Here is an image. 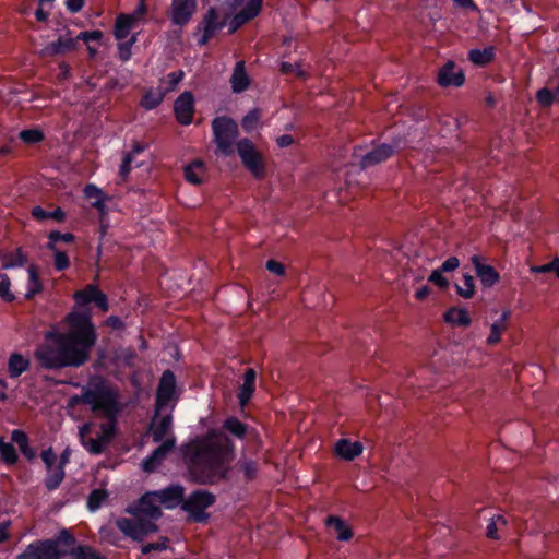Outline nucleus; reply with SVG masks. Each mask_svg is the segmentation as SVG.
<instances>
[{
    "mask_svg": "<svg viewBox=\"0 0 559 559\" xmlns=\"http://www.w3.org/2000/svg\"><path fill=\"white\" fill-rule=\"evenodd\" d=\"M66 322L68 332H48L45 343L35 350V358L45 369L76 368L90 359L97 341L91 311H72Z\"/></svg>",
    "mask_w": 559,
    "mask_h": 559,
    "instance_id": "nucleus-1",
    "label": "nucleus"
},
{
    "mask_svg": "<svg viewBox=\"0 0 559 559\" xmlns=\"http://www.w3.org/2000/svg\"><path fill=\"white\" fill-rule=\"evenodd\" d=\"M193 477L202 484H214L226 477L235 457V444L219 430H210L182 449Z\"/></svg>",
    "mask_w": 559,
    "mask_h": 559,
    "instance_id": "nucleus-2",
    "label": "nucleus"
},
{
    "mask_svg": "<svg viewBox=\"0 0 559 559\" xmlns=\"http://www.w3.org/2000/svg\"><path fill=\"white\" fill-rule=\"evenodd\" d=\"M185 489L180 485L144 493L136 502L129 504L126 512L133 516L118 518L117 528L128 538L142 542L148 535L156 533V521L162 516V507L174 509L183 503Z\"/></svg>",
    "mask_w": 559,
    "mask_h": 559,
    "instance_id": "nucleus-3",
    "label": "nucleus"
},
{
    "mask_svg": "<svg viewBox=\"0 0 559 559\" xmlns=\"http://www.w3.org/2000/svg\"><path fill=\"white\" fill-rule=\"evenodd\" d=\"M75 400L90 406L94 413H102L108 420H117L122 411L119 390L102 377L92 378Z\"/></svg>",
    "mask_w": 559,
    "mask_h": 559,
    "instance_id": "nucleus-4",
    "label": "nucleus"
},
{
    "mask_svg": "<svg viewBox=\"0 0 559 559\" xmlns=\"http://www.w3.org/2000/svg\"><path fill=\"white\" fill-rule=\"evenodd\" d=\"M76 539L70 530H61L55 537L29 544L16 559H61L72 552Z\"/></svg>",
    "mask_w": 559,
    "mask_h": 559,
    "instance_id": "nucleus-5",
    "label": "nucleus"
},
{
    "mask_svg": "<svg viewBox=\"0 0 559 559\" xmlns=\"http://www.w3.org/2000/svg\"><path fill=\"white\" fill-rule=\"evenodd\" d=\"M117 420H108L100 425L86 423L79 428V437L84 449L93 454H102L116 435Z\"/></svg>",
    "mask_w": 559,
    "mask_h": 559,
    "instance_id": "nucleus-6",
    "label": "nucleus"
},
{
    "mask_svg": "<svg viewBox=\"0 0 559 559\" xmlns=\"http://www.w3.org/2000/svg\"><path fill=\"white\" fill-rule=\"evenodd\" d=\"M212 129L218 152L224 156L233 155L239 134L238 124L233 119L222 116L212 121Z\"/></svg>",
    "mask_w": 559,
    "mask_h": 559,
    "instance_id": "nucleus-7",
    "label": "nucleus"
},
{
    "mask_svg": "<svg viewBox=\"0 0 559 559\" xmlns=\"http://www.w3.org/2000/svg\"><path fill=\"white\" fill-rule=\"evenodd\" d=\"M215 502V496L206 490H195L181 504L195 522H204L209 514L204 511Z\"/></svg>",
    "mask_w": 559,
    "mask_h": 559,
    "instance_id": "nucleus-8",
    "label": "nucleus"
},
{
    "mask_svg": "<svg viewBox=\"0 0 559 559\" xmlns=\"http://www.w3.org/2000/svg\"><path fill=\"white\" fill-rule=\"evenodd\" d=\"M147 13V7L145 0H140V3L133 12L126 14L121 13L116 17L114 35L117 40L127 38L132 28H134L140 22L145 20Z\"/></svg>",
    "mask_w": 559,
    "mask_h": 559,
    "instance_id": "nucleus-9",
    "label": "nucleus"
},
{
    "mask_svg": "<svg viewBox=\"0 0 559 559\" xmlns=\"http://www.w3.org/2000/svg\"><path fill=\"white\" fill-rule=\"evenodd\" d=\"M236 146L243 166L254 177L261 178L264 175L263 158L253 143L248 139H242L237 142Z\"/></svg>",
    "mask_w": 559,
    "mask_h": 559,
    "instance_id": "nucleus-10",
    "label": "nucleus"
},
{
    "mask_svg": "<svg viewBox=\"0 0 559 559\" xmlns=\"http://www.w3.org/2000/svg\"><path fill=\"white\" fill-rule=\"evenodd\" d=\"M40 457L45 464L47 475L45 477V487L49 490H56L64 479L66 473L58 464L57 456L51 447L45 449L40 453Z\"/></svg>",
    "mask_w": 559,
    "mask_h": 559,
    "instance_id": "nucleus-11",
    "label": "nucleus"
},
{
    "mask_svg": "<svg viewBox=\"0 0 559 559\" xmlns=\"http://www.w3.org/2000/svg\"><path fill=\"white\" fill-rule=\"evenodd\" d=\"M176 379L170 370H165L160 377L157 392H156V414L164 412L166 408H170V404L175 396Z\"/></svg>",
    "mask_w": 559,
    "mask_h": 559,
    "instance_id": "nucleus-12",
    "label": "nucleus"
},
{
    "mask_svg": "<svg viewBox=\"0 0 559 559\" xmlns=\"http://www.w3.org/2000/svg\"><path fill=\"white\" fill-rule=\"evenodd\" d=\"M197 0H171L168 14L173 25H187L197 12Z\"/></svg>",
    "mask_w": 559,
    "mask_h": 559,
    "instance_id": "nucleus-13",
    "label": "nucleus"
},
{
    "mask_svg": "<svg viewBox=\"0 0 559 559\" xmlns=\"http://www.w3.org/2000/svg\"><path fill=\"white\" fill-rule=\"evenodd\" d=\"M464 81L463 70L452 60H449L439 69L437 82L442 87H460L464 84Z\"/></svg>",
    "mask_w": 559,
    "mask_h": 559,
    "instance_id": "nucleus-14",
    "label": "nucleus"
},
{
    "mask_svg": "<svg viewBox=\"0 0 559 559\" xmlns=\"http://www.w3.org/2000/svg\"><path fill=\"white\" fill-rule=\"evenodd\" d=\"M174 112L177 121L182 126L192 122L194 116V97L191 92H183L174 103Z\"/></svg>",
    "mask_w": 559,
    "mask_h": 559,
    "instance_id": "nucleus-15",
    "label": "nucleus"
},
{
    "mask_svg": "<svg viewBox=\"0 0 559 559\" xmlns=\"http://www.w3.org/2000/svg\"><path fill=\"white\" fill-rule=\"evenodd\" d=\"M223 27L215 8H210L200 22L198 29L202 33L198 39L200 46L205 45Z\"/></svg>",
    "mask_w": 559,
    "mask_h": 559,
    "instance_id": "nucleus-16",
    "label": "nucleus"
},
{
    "mask_svg": "<svg viewBox=\"0 0 559 559\" xmlns=\"http://www.w3.org/2000/svg\"><path fill=\"white\" fill-rule=\"evenodd\" d=\"M173 408L174 405L171 404L167 413L163 414L162 412L159 414H154V417L150 426V432L154 442H163L166 438L173 437L171 435H169L173 424Z\"/></svg>",
    "mask_w": 559,
    "mask_h": 559,
    "instance_id": "nucleus-17",
    "label": "nucleus"
},
{
    "mask_svg": "<svg viewBox=\"0 0 559 559\" xmlns=\"http://www.w3.org/2000/svg\"><path fill=\"white\" fill-rule=\"evenodd\" d=\"M73 297L79 306L94 301L104 312L108 311L107 296L96 285H86L83 289L75 292Z\"/></svg>",
    "mask_w": 559,
    "mask_h": 559,
    "instance_id": "nucleus-18",
    "label": "nucleus"
},
{
    "mask_svg": "<svg viewBox=\"0 0 559 559\" xmlns=\"http://www.w3.org/2000/svg\"><path fill=\"white\" fill-rule=\"evenodd\" d=\"M175 437L166 438L159 447H157L151 455L144 459L142 467L145 472H153L175 448Z\"/></svg>",
    "mask_w": 559,
    "mask_h": 559,
    "instance_id": "nucleus-19",
    "label": "nucleus"
},
{
    "mask_svg": "<svg viewBox=\"0 0 559 559\" xmlns=\"http://www.w3.org/2000/svg\"><path fill=\"white\" fill-rule=\"evenodd\" d=\"M263 0H248L245 8L236 13L230 21V32H235L248 21L258 16L262 10Z\"/></svg>",
    "mask_w": 559,
    "mask_h": 559,
    "instance_id": "nucleus-20",
    "label": "nucleus"
},
{
    "mask_svg": "<svg viewBox=\"0 0 559 559\" xmlns=\"http://www.w3.org/2000/svg\"><path fill=\"white\" fill-rule=\"evenodd\" d=\"M510 311L503 310L500 317L489 325V334L486 338V345L491 347L499 344L502 335L509 326Z\"/></svg>",
    "mask_w": 559,
    "mask_h": 559,
    "instance_id": "nucleus-21",
    "label": "nucleus"
},
{
    "mask_svg": "<svg viewBox=\"0 0 559 559\" xmlns=\"http://www.w3.org/2000/svg\"><path fill=\"white\" fill-rule=\"evenodd\" d=\"M364 451V445L360 441H350L349 439H340L335 443L336 455L344 461H354Z\"/></svg>",
    "mask_w": 559,
    "mask_h": 559,
    "instance_id": "nucleus-22",
    "label": "nucleus"
},
{
    "mask_svg": "<svg viewBox=\"0 0 559 559\" xmlns=\"http://www.w3.org/2000/svg\"><path fill=\"white\" fill-rule=\"evenodd\" d=\"M394 152V147L389 144H381L369 151L361 157V167L367 168L386 160Z\"/></svg>",
    "mask_w": 559,
    "mask_h": 559,
    "instance_id": "nucleus-23",
    "label": "nucleus"
},
{
    "mask_svg": "<svg viewBox=\"0 0 559 559\" xmlns=\"http://www.w3.org/2000/svg\"><path fill=\"white\" fill-rule=\"evenodd\" d=\"M472 263L483 285L492 286L499 282V273L491 265L484 264L479 255H473Z\"/></svg>",
    "mask_w": 559,
    "mask_h": 559,
    "instance_id": "nucleus-24",
    "label": "nucleus"
},
{
    "mask_svg": "<svg viewBox=\"0 0 559 559\" xmlns=\"http://www.w3.org/2000/svg\"><path fill=\"white\" fill-rule=\"evenodd\" d=\"M229 81L234 93H242L249 87L250 78L247 74L243 60H239L236 63Z\"/></svg>",
    "mask_w": 559,
    "mask_h": 559,
    "instance_id": "nucleus-25",
    "label": "nucleus"
},
{
    "mask_svg": "<svg viewBox=\"0 0 559 559\" xmlns=\"http://www.w3.org/2000/svg\"><path fill=\"white\" fill-rule=\"evenodd\" d=\"M76 40V38L71 36H60L56 41L48 44L44 48L43 53L46 56H56L73 50L75 48Z\"/></svg>",
    "mask_w": 559,
    "mask_h": 559,
    "instance_id": "nucleus-26",
    "label": "nucleus"
},
{
    "mask_svg": "<svg viewBox=\"0 0 559 559\" xmlns=\"http://www.w3.org/2000/svg\"><path fill=\"white\" fill-rule=\"evenodd\" d=\"M257 373L252 368L246 370L243 374V383L238 393L239 403L245 406L253 395L255 389Z\"/></svg>",
    "mask_w": 559,
    "mask_h": 559,
    "instance_id": "nucleus-27",
    "label": "nucleus"
},
{
    "mask_svg": "<svg viewBox=\"0 0 559 559\" xmlns=\"http://www.w3.org/2000/svg\"><path fill=\"white\" fill-rule=\"evenodd\" d=\"M325 524L334 531L336 538L341 542H348L353 537L352 527L338 516H329Z\"/></svg>",
    "mask_w": 559,
    "mask_h": 559,
    "instance_id": "nucleus-28",
    "label": "nucleus"
},
{
    "mask_svg": "<svg viewBox=\"0 0 559 559\" xmlns=\"http://www.w3.org/2000/svg\"><path fill=\"white\" fill-rule=\"evenodd\" d=\"M496 57V48L493 46H487L481 49H471L468 51V60L477 66L485 67L493 61Z\"/></svg>",
    "mask_w": 559,
    "mask_h": 559,
    "instance_id": "nucleus-29",
    "label": "nucleus"
},
{
    "mask_svg": "<svg viewBox=\"0 0 559 559\" xmlns=\"http://www.w3.org/2000/svg\"><path fill=\"white\" fill-rule=\"evenodd\" d=\"M29 367V360L21 354L13 353L8 360V372L11 378H17Z\"/></svg>",
    "mask_w": 559,
    "mask_h": 559,
    "instance_id": "nucleus-30",
    "label": "nucleus"
},
{
    "mask_svg": "<svg viewBox=\"0 0 559 559\" xmlns=\"http://www.w3.org/2000/svg\"><path fill=\"white\" fill-rule=\"evenodd\" d=\"M222 428L239 440H242L248 432V426L235 416L227 417Z\"/></svg>",
    "mask_w": 559,
    "mask_h": 559,
    "instance_id": "nucleus-31",
    "label": "nucleus"
},
{
    "mask_svg": "<svg viewBox=\"0 0 559 559\" xmlns=\"http://www.w3.org/2000/svg\"><path fill=\"white\" fill-rule=\"evenodd\" d=\"M444 321L455 326H468L471 324V318L466 309L463 308H451L444 316Z\"/></svg>",
    "mask_w": 559,
    "mask_h": 559,
    "instance_id": "nucleus-32",
    "label": "nucleus"
},
{
    "mask_svg": "<svg viewBox=\"0 0 559 559\" xmlns=\"http://www.w3.org/2000/svg\"><path fill=\"white\" fill-rule=\"evenodd\" d=\"M205 177V168L201 160H194L185 167V178L188 182L200 185Z\"/></svg>",
    "mask_w": 559,
    "mask_h": 559,
    "instance_id": "nucleus-33",
    "label": "nucleus"
},
{
    "mask_svg": "<svg viewBox=\"0 0 559 559\" xmlns=\"http://www.w3.org/2000/svg\"><path fill=\"white\" fill-rule=\"evenodd\" d=\"M32 216L37 221L53 219L56 222H63L66 213L61 207H56L53 211H46L40 206H34L31 211Z\"/></svg>",
    "mask_w": 559,
    "mask_h": 559,
    "instance_id": "nucleus-34",
    "label": "nucleus"
},
{
    "mask_svg": "<svg viewBox=\"0 0 559 559\" xmlns=\"http://www.w3.org/2000/svg\"><path fill=\"white\" fill-rule=\"evenodd\" d=\"M559 96V85L554 90L543 87L536 93V100L542 107H550Z\"/></svg>",
    "mask_w": 559,
    "mask_h": 559,
    "instance_id": "nucleus-35",
    "label": "nucleus"
},
{
    "mask_svg": "<svg viewBox=\"0 0 559 559\" xmlns=\"http://www.w3.org/2000/svg\"><path fill=\"white\" fill-rule=\"evenodd\" d=\"M27 262L26 255L23 253L21 248H17L13 254L5 255L2 260V269H13L23 266Z\"/></svg>",
    "mask_w": 559,
    "mask_h": 559,
    "instance_id": "nucleus-36",
    "label": "nucleus"
},
{
    "mask_svg": "<svg viewBox=\"0 0 559 559\" xmlns=\"http://www.w3.org/2000/svg\"><path fill=\"white\" fill-rule=\"evenodd\" d=\"M165 92L160 88L157 91H148L142 98L141 105L147 110L156 108L164 99Z\"/></svg>",
    "mask_w": 559,
    "mask_h": 559,
    "instance_id": "nucleus-37",
    "label": "nucleus"
},
{
    "mask_svg": "<svg viewBox=\"0 0 559 559\" xmlns=\"http://www.w3.org/2000/svg\"><path fill=\"white\" fill-rule=\"evenodd\" d=\"M456 293L465 298H472L475 294V281L469 274H464L461 284H456Z\"/></svg>",
    "mask_w": 559,
    "mask_h": 559,
    "instance_id": "nucleus-38",
    "label": "nucleus"
},
{
    "mask_svg": "<svg viewBox=\"0 0 559 559\" xmlns=\"http://www.w3.org/2000/svg\"><path fill=\"white\" fill-rule=\"evenodd\" d=\"M507 525V520L503 515H493L487 524L486 535L488 538L498 539V531Z\"/></svg>",
    "mask_w": 559,
    "mask_h": 559,
    "instance_id": "nucleus-39",
    "label": "nucleus"
},
{
    "mask_svg": "<svg viewBox=\"0 0 559 559\" xmlns=\"http://www.w3.org/2000/svg\"><path fill=\"white\" fill-rule=\"evenodd\" d=\"M27 272H28V283H27V290L25 293V297L32 298L34 295L41 292L43 285L37 276L36 270L33 266L28 267Z\"/></svg>",
    "mask_w": 559,
    "mask_h": 559,
    "instance_id": "nucleus-40",
    "label": "nucleus"
},
{
    "mask_svg": "<svg viewBox=\"0 0 559 559\" xmlns=\"http://www.w3.org/2000/svg\"><path fill=\"white\" fill-rule=\"evenodd\" d=\"M238 467L242 472L246 480H252L258 474V463L250 459H240Z\"/></svg>",
    "mask_w": 559,
    "mask_h": 559,
    "instance_id": "nucleus-41",
    "label": "nucleus"
},
{
    "mask_svg": "<svg viewBox=\"0 0 559 559\" xmlns=\"http://www.w3.org/2000/svg\"><path fill=\"white\" fill-rule=\"evenodd\" d=\"M108 493L104 489L93 490L87 498V507L91 511H96L107 500Z\"/></svg>",
    "mask_w": 559,
    "mask_h": 559,
    "instance_id": "nucleus-42",
    "label": "nucleus"
},
{
    "mask_svg": "<svg viewBox=\"0 0 559 559\" xmlns=\"http://www.w3.org/2000/svg\"><path fill=\"white\" fill-rule=\"evenodd\" d=\"M261 120V111L257 108L250 110L242 119L241 126L247 132L255 130Z\"/></svg>",
    "mask_w": 559,
    "mask_h": 559,
    "instance_id": "nucleus-43",
    "label": "nucleus"
},
{
    "mask_svg": "<svg viewBox=\"0 0 559 559\" xmlns=\"http://www.w3.org/2000/svg\"><path fill=\"white\" fill-rule=\"evenodd\" d=\"M118 519H116L115 522ZM115 527H117L116 524L111 525L110 523H108L100 527L99 535H100L102 539L105 540L106 543H108L112 546H118L119 542H120V537L117 534V532L115 531Z\"/></svg>",
    "mask_w": 559,
    "mask_h": 559,
    "instance_id": "nucleus-44",
    "label": "nucleus"
},
{
    "mask_svg": "<svg viewBox=\"0 0 559 559\" xmlns=\"http://www.w3.org/2000/svg\"><path fill=\"white\" fill-rule=\"evenodd\" d=\"M48 239H49V241H48V243L46 246L47 249L48 250H55V249H58L57 246H56L57 242L63 241V242L70 243V242L74 241L75 237L71 233L62 234V233H60L58 230H53V231H51L49 234Z\"/></svg>",
    "mask_w": 559,
    "mask_h": 559,
    "instance_id": "nucleus-45",
    "label": "nucleus"
},
{
    "mask_svg": "<svg viewBox=\"0 0 559 559\" xmlns=\"http://www.w3.org/2000/svg\"><path fill=\"white\" fill-rule=\"evenodd\" d=\"M0 455L2 460L8 464H14L17 461V454L14 447L4 441V438L0 437Z\"/></svg>",
    "mask_w": 559,
    "mask_h": 559,
    "instance_id": "nucleus-46",
    "label": "nucleus"
},
{
    "mask_svg": "<svg viewBox=\"0 0 559 559\" xmlns=\"http://www.w3.org/2000/svg\"><path fill=\"white\" fill-rule=\"evenodd\" d=\"M20 139L27 144H35L44 139V134L38 129H27L20 132Z\"/></svg>",
    "mask_w": 559,
    "mask_h": 559,
    "instance_id": "nucleus-47",
    "label": "nucleus"
},
{
    "mask_svg": "<svg viewBox=\"0 0 559 559\" xmlns=\"http://www.w3.org/2000/svg\"><path fill=\"white\" fill-rule=\"evenodd\" d=\"M71 554L74 556V559H104L91 547L80 546L76 549L74 547Z\"/></svg>",
    "mask_w": 559,
    "mask_h": 559,
    "instance_id": "nucleus-48",
    "label": "nucleus"
},
{
    "mask_svg": "<svg viewBox=\"0 0 559 559\" xmlns=\"http://www.w3.org/2000/svg\"><path fill=\"white\" fill-rule=\"evenodd\" d=\"M50 251L53 252V265L57 271H63L70 266V259L66 252L58 249Z\"/></svg>",
    "mask_w": 559,
    "mask_h": 559,
    "instance_id": "nucleus-49",
    "label": "nucleus"
},
{
    "mask_svg": "<svg viewBox=\"0 0 559 559\" xmlns=\"http://www.w3.org/2000/svg\"><path fill=\"white\" fill-rule=\"evenodd\" d=\"M532 273H548L555 272L559 278V258H555L551 262L544 265H536L531 267Z\"/></svg>",
    "mask_w": 559,
    "mask_h": 559,
    "instance_id": "nucleus-50",
    "label": "nucleus"
},
{
    "mask_svg": "<svg viewBox=\"0 0 559 559\" xmlns=\"http://www.w3.org/2000/svg\"><path fill=\"white\" fill-rule=\"evenodd\" d=\"M136 41V35H132L131 38L126 43L118 45V55L122 61H128L131 57V48Z\"/></svg>",
    "mask_w": 559,
    "mask_h": 559,
    "instance_id": "nucleus-51",
    "label": "nucleus"
},
{
    "mask_svg": "<svg viewBox=\"0 0 559 559\" xmlns=\"http://www.w3.org/2000/svg\"><path fill=\"white\" fill-rule=\"evenodd\" d=\"M10 278L7 274H0V298L5 301H12L14 295L10 292Z\"/></svg>",
    "mask_w": 559,
    "mask_h": 559,
    "instance_id": "nucleus-52",
    "label": "nucleus"
},
{
    "mask_svg": "<svg viewBox=\"0 0 559 559\" xmlns=\"http://www.w3.org/2000/svg\"><path fill=\"white\" fill-rule=\"evenodd\" d=\"M183 76H185V72L182 70H177V71L170 72L167 75L168 86L165 87V90H162L163 92H165V95L168 92L174 91L177 87V85L182 81Z\"/></svg>",
    "mask_w": 559,
    "mask_h": 559,
    "instance_id": "nucleus-53",
    "label": "nucleus"
},
{
    "mask_svg": "<svg viewBox=\"0 0 559 559\" xmlns=\"http://www.w3.org/2000/svg\"><path fill=\"white\" fill-rule=\"evenodd\" d=\"M168 542L167 537H160L156 543H148L142 547V554L148 555L151 551H163L168 547Z\"/></svg>",
    "mask_w": 559,
    "mask_h": 559,
    "instance_id": "nucleus-54",
    "label": "nucleus"
},
{
    "mask_svg": "<svg viewBox=\"0 0 559 559\" xmlns=\"http://www.w3.org/2000/svg\"><path fill=\"white\" fill-rule=\"evenodd\" d=\"M281 71L283 73H294L298 78H306L307 76V74L302 70L300 63H290V62L284 61V62L281 63Z\"/></svg>",
    "mask_w": 559,
    "mask_h": 559,
    "instance_id": "nucleus-55",
    "label": "nucleus"
},
{
    "mask_svg": "<svg viewBox=\"0 0 559 559\" xmlns=\"http://www.w3.org/2000/svg\"><path fill=\"white\" fill-rule=\"evenodd\" d=\"M440 269L433 270L429 276V282L436 284L440 288H445L449 285V281L442 275Z\"/></svg>",
    "mask_w": 559,
    "mask_h": 559,
    "instance_id": "nucleus-56",
    "label": "nucleus"
},
{
    "mask_svg": "<svg viewBox=\"0 0 559 559\" xmlns=\"http://www.w3.org/2000/svg\"><path fill=\"white\" fill-rule=\"evenodd\" d=\"M102 38H103L102 31L81 32L76 36V39L83 40L86 44H88L91 40L99 41Z\"/></svg>",
    "mask_w": 559,
    "mask_h": 559,
    "instance_id": "nucleus-57",
    "label": "nucleus"
},
{
    "mask_svg": "<svg viewBox=\"0 0 559 559\" xmlns=\"http://www.w3.org/2000/svg\"><path fill=\"white\" fill-rule=\"evenodd\" d=\"M11 439L13 442H15L17 444L19 449L25 448V445L28 443L27 435L23 430H20V429H14L12 431Z\"/></svg>",
    "mask_w": 559,
    "mask_h": 559,
    "instance_id": "nucleus-58",
    "label": "nucleus"
},
{
    "mask_svg": "<svg viewBox=\"0 0 559 559\" xmlns=\"http://www.w3.org/2000/svg\"><path fill=\"white\" fill-rule=\"evenodd\" d=\"M266 269L270 273L276 276H283L285 274V265L275 260H269L266 262Z\"/></svg>",
    "mask_w": 559,
    "mask_h": 559,
    "instance_id": "nucleus-59",
    "label": "nucleus"
},
{
    "mask_svg": "<svg viewBox=\"0 0 559 559\" xmlns=\"http://www.w3.org/2000/svg\"><path fill=\"white\" fill-rule=\"evenodd\" d=\"M83 192H84V197L87 199L97 200L98 198L100 199L104 197L103 191L98 187H96L95 185H92V183L86 185Z\"/></svg>",
    "mask_w": 559,
    "mask_h": 559,
    "instance_id": "nucleus-60",
    "label": "nucleus"
},
{
    "mask_svg": "<svg viewBox=\"0 0 559 559\" xmlns=\"http://www.w3.org/2000/svg\"><path fill=\"white\" fill-rule=\"evenodd\" d=\"M459 266L460 260L456 257H450L442 263L440 270L442 272H452L455 271Z\"/></svg>",
    "mask_w": 559,
    "mask_h": 559,
    "instance_id": "nucleus-61",
    "label": "nucleus"
},
{
    "mask_svg": "<svg viewBox=\"0 0 559 559\" xmlns=\"http://www.w3.org/2000/svg\"><path fill=\"white\" fill-rule=\"evenodd\" d=\"M131 162L132 156L131 154H126L119 169V174L122 177V179H126L131 170Z\"/></svg>",
    "mask_w": 559,
    "mask_h": 559,
    "instance_id": "nucleus-62",
    "label": "nucleus"
},
{
    "mask_svg": "<svg viewBox=\"0 0 559 559\" xmlns=\"http://www.w3.org/2000/svg\"><path fill=\"white\" fill-rule=\"evenodd\" d=\"M85 0H66V7L71 13L79 12L83 5Z\"/></svg>",
    "mask_w": 559,
    "mask_h": 559,
    "instance_id": "nucleus-63",
    "label": "nucleus"
},
{
    "mask_svg": "<svg viewBox=\"0 0 559 559\" xmlns=\"http://www.w3.org/2000/svg\"><path fill=\"white\" fill-rule=\"evenodd\" d=\"M72 451L70 448H66L60 454L59 459L57 457L58 464L62 466L64 469L66 465L70 462Z\"/></svg>",
    "mask_w": 559,
    "mask_h": 559,
    "instance_id": "nucleus-64",
    "label": "nucleus"
}]
</instances>
